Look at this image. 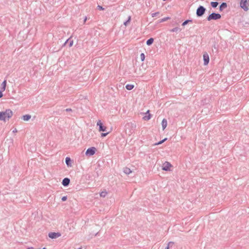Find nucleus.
I'll return each mask as SVG.
<instances>
[{"mask_svg":"<svg viewBox=\"0 0 249 249\" xmlns=\"http://www.w3.org/2000/svg\"><path fill=\"white\" fill-rule=\"evenodd\" d=\"M13 112L10 109H7L5 111L0 112V120L6 121L8 120L12 116Z\"/></svg>","mask_w":249,"mask_h":249,"instance_id":"nucleus-1","label":"nucleus"},{"mask_svg":"<svg viewBox=\"0 0 249 249\" xmlns=\"http://www.w3.org/2000/svg\"><path fill=\"white\" fill-rule=\"evenodd\" d=\"M171 167H172L171 164L168 161H165L163 164L162 169L166 171H170Z\"/></svg>","mask_w":249,"mask_h":249,"instance_id":"nucleus-7","label":"nucleus"},{"mask_svg":"<svg viewBox=\"0 0 249 249\" xmlns=\"http://www.w3.org/2000/svg\"><path fill=\"white\" fill-rule=\"evenodd\" d=\"M159 14H160V12H155V13H152L151 14V16H152V17L153 18V17H155L156 16H157Z\"/></svg>","mask_w":249,"mask_h":249,"instance_id":"nucleus-29","label":"nucleus"},{"mask_svg":"<svg viewBox=\"0 0 249 249\" xmlns=\"http://www.w3.org/2000/svg\"><path fill=\"white\" fill-rule=\"evenodd\" d=\"M179 31H180V30L178 27H175L170 30L171 32H177Z\"/></svg>","mask_w":249,"mask_h":249,"instance_id":"nucleus-25","label":"nucleus"},{"mask_svg":"<svg viewBox=\"0 0 249 249\" xmlns=\"http://www.w3.org/2000/svg\"><path fill=\"white\" fill-rule=\"evenodd\" d=\"M167 139V138H164L162 140L160 141H159V142H158L157 143H155L154 145H158L162 144L163 142H164L165 141H166Z\"/></svg>","mask_w":249,"mask_h":249,"instance_id":"nucleus-24","label":"nucleus"},{"mask_svg":"<svg viewBox=\"0 0 249 249\" xmlns=\"http://www.w3.org/2000/svg\"><path fill=\"white\" fill-rule=\"evenodd\" d=\"M221 18V16L220 14L213 12L207 17V19L208 21H210L211 20H217L220 19Z\"/></svg>","mask_w":249,"mask_h":249,"instance_id":"nucleus-2","label":"nucleus"},{"mask_svg":"<svg viewBox=\"0 0 249 249\" xmlns=\"http://www.w3.org/2000/svg\"><path fill=\"white\" fill-rule=\"evenodd\" d=\"M67 199V196H63L61 198V200H62V201H65Z\"/></svg>","mask_w":249,"mask_h":249,"instance_id":"nucleus-31","label":"nucleus"},{"mask_svg":"<svg viewBox=\"0 0 249 249\" xmlns=\"http://www.w3.org/2000/svg\"><path fill=\"white\" fill-rule=\"evenodd\" d=\"M134 86L132 84H127L125 86L126 89L129 90L132 89L134 88Z\"/></svg>","mask_w":249,"mask_h":249,"instance_id":"nucleus-19","label":"nucleus"},{"mask_svg":"<svg viewBox=\"0 0 249 249\" xmlns=\"http://www.w3.org/2000/svg\"><path fill=\"white\" fill-rule=\"evenodd\" d=\"M145 114H146V115L143 117V119L145 121H148V120H150L151 116V114L149 113V110L146 111V112L145 113Z\"/></svg>","mask_w":249,"mask_h":249,"instance_id":"nucleus-11","label":"nucleus"},{"mask_svg":"<svg viewBox=\"0 0 249 249\" xmlns=\"http://www.w3.org/2000/svg\"><path fill=\"white\" fill-rule=\"evenodd\" d=\"M108 134V132H107V133H102L101 134V137H104L106 136Z\"/></svg>","mask_w":249,"mask_h":249,"instance_id":"nucleus-32","label":"nucleus"},{"mask_svg":"<svg viewBox=\"0 0 249 249\" xmlns=\"http://www.w3.org/2000/svg\"><path fill=\"white\" fill-rule=\"evenodd\" d=\"M71 160L70 157H66L65 159V162L67 166H71Z\"/></svg>","mask_w":249,"mask_h":249,"instance_id":"nucleus-13","label":"nucleus"},{"mask_svg":"<svg viewBox=\"0 0 249 249\" xmlns=\"http://www.w3.org/2000/svg\"><path fill=\"white\" fill-rule=\"evenodd\" d=\"M140 57H141V59L142 61H144V59H145V55H144V54L143 53H142L140 55Z\"/></svg>","mask_w":249,"mask_h":249,"instance_id":"nucleus-28","label":"nucleus"},{"mask_svg":"<svg viewBox=\"0 0 249 249\" xmlns=\"http://www.w3.org/2000/svg\"><path fill=\"white\" fill-rule=\"evenodd\" d=\"M2 96H3L2 91L0 90V98L2 97Z\"/></svg>","mask_w":249,"mask_h":249,"instance_id":"nucleus-35","label":"nucleus"},{"mask_svg":"<svg viewBox=\"0 0 249 249\" xmlns=\"http://www.w3.org/2000/svg\"><path fill=\"white\" fill-rule=\"evenodd\" d=\"M206 11V8L201 5L198 7L196 11V15L197 17H202Z\"/></svg>","mask_w":249,"mask_h":249,"instance_id":"nucleus-3","label":"nucleus"},{"mask_svg":"<svg viewBox=\"0 0 249 249\" xmlns=\"http://www.w3.org/2000/svg\"><path fill=\"white\" fill-rule=\"evenodd\" d=\"M95 151L96 148L94 147L89 148L86 152V155L87 156H92L95 154Z\"/></svg>","mask_w":249,"mask_h":249,"instance_id":"nucleus-5","label":"nucleus"},{"mask_svg":"<svg viewBox=\"0 0 249 249\" xmlns=\"http://www.w3.org/2000/svg\"><path fill=\"white\" fill-rule=\"evenodd\" d=\"M72 45H73V41L71 40L70 42L69 46L71 47V46H72Z\"/></svg>","mask_w":249,"mask_h":249,"instance_id":"nucleus-34","label":"nucleus"},{"mask_svg":"<svg viewBox=\"0 0 249 249\" xmlns=\"http://www.w3.org/2000/svg\"><path fill=\"white\" fill-rule=\"evenodd\" d=\"M218 4V2L217 1H212L211 2V5L213 8H216Z\"/></svg>","mask_w":249,"mask_h":249,"instance_id":"nucleus-21","label":"nucleus"},{"mask_svg":"<svg viewBox=\"0 0 249 249\" xmlns=\"http://www.w3.org/2000/svg\"><path fill=\"white\" fill-rule=\"evenodd\" d=\"M27 249H34V248L31 247L28 248Z\"/></svg>","mask_w":249,"mask_h":249,"instance_id":"nucleus-37","label":"nucleus"},{"mask_svg":"<svg viewBox=\"0 0 249 249\" xmlns=\"http://www.w3.org/2000/svg\"><path fill=\"white\" fill-rule=\"evenodd\" d=\"M107 195V192L106 191H102L100 193V196L101 197H105Z\"/></svg>","mask_w":249,"mask_h":249,"instance_id":"nucleus-26","label":"nucleus"},{"mask_svg":"<svg viewBox=\"0 0 249 249\" xmlns=\"http://www.w3.org/2000/svg\"><path fill=\"white\" fill-rule=\"evenodd\" d=\"M66 111H67V112H71L72 110L71 108H67L66 109Z\"/></svg>","mask_w":249,"mask_h":249,"instance_id":"nucleus-33","label":"nucleus"},{"mask_svg":"<svg viewBox=\"0 0 249 249\" xmlns=\"http://www.w3.org/2000/svg\"><path fill=\"white\" fill-rule=\"evenodd\" d=\"M240 4L242 8L245 11H247L249 9V0H241Z\"/></svg>","mask_w":249,"mask_h":249,"instance_id":"nucleus-4","label":"nucleus"},{"mask_svg":"<svg viewBox=\"0 0 249 249\" xmlns=\"http://www.w3.org/2000/svg\"><path fill=\"white\" fill-rule=\"evenodd\" d=\"M174 243L173 242H169L167 245V246L166 247L165 249H170L172 248L174 246Z\"/></svg>","mask_w":249,"mask_h":249,"instance_id":"nucleus-20","label":"nucleus"},{"mask_svg":"<svg viewBox=\"0 0 249 249\" xmlns=\"http://www.w3.org/2000/svg\"><path fill=\"white\" fill-rule=\"evenodd\" d=\"M97 8L99 10H104V8L102 6H100V5H98Z\"/></svg>","mask_w":249,"mask_h":249,"instance_id":"nucleus-30","label":"nucleus"},{"mask_svg":"<svg viewBox=\"0 0 249 249\" xmlns=\"http://www.w3.org/2000/svg\"><path fill=\"white\" fill-rule=\"evenodd\" d=\"M161 125L163 130H164L167 125V121L166 119H163L161 122Z\"/></svg>","mask_w":249,"mask_h":249,"instance_id":"nucleus-14","label":"nucleus"},{"mask_svg":"<svg viewBox=\"0 0 249 249\" xmlns=\"http://www.w3.org/2000/svg\"><path fill=\"white\" fill-rule=\"evenodd\" d=\"M170 19V17H165L163 18H161L160 19L159 21V23H161V22H163L164 21H166V20H167L168 19Z\"/></svg>","mask_w":249,"mask_h":249,"instance_id":"nucleus-23","label":"nucleus"},{"mask_svg":"<svg viewBox=\"0 0 249 249\" xmlns=\"http://www.w3.org/2000/svg\"><path fill=\"white\" fill-rule=\"evenodd\" d=\"M6 80H4L1 85V91H4L5 89V88H6Z\"/></svg>","mask_w":249,"mask_h":249,"instance_id":"nucleus-15","label":"nucleus"},{"mask_svg":"<svg viewBox=\"0 0 249 249\" xmlns=\"http://www.w3.org/2000/svg\"><path fill=\"white\" fill-rule=\"evenodd\" d=\"M70 183V179L68 178H64L62 182V184L64 187L68 186L69 185Z\"/></svg>","mask_w":249,"mask_h":249,"instance_id":"nucleus-10","label":"nucleus"},{"mask_svg":"<svg viewBox=\"0 0 249 249\" xmlns=\"http://www.w3.org/2000/svg\"><path fill=\"white\" fill-rule=\"evenodd\" d=\"M78 249H82V248H79Z\"/></svg>","mask_w":249,"mask_h":249,"instance_id":"nucleus-40","label":"nucleus"},{"mask_svg":"<svg viewBox=\"0 0 249 249\" xmlns=\"http://www.w3.org/2000/svg\"><path fill=\"white\" fill-rule=\"evenodd\" d=\"M124 172L126 175H129L131 173V170L128 167H125L124 169Z\"/></svg>","mask_w":249,"mask_h":249,"instance_id":"nucleus-17","label":"nucleus"},{"mask_svg":"<svg viewBox=\"0 0 249 249\" xmlns=\"http://www.w3.org/2000/svg\"><path fill=\"white\" fill-rule=\"evenodd\" d=\"M130 20H131V16H129L128 17V19L124 22V24L125 26H127V25L128 24V23H129L130 21Z\"/></svg>","mask_w":249,"mask_h":249,"instance_id":"nucleus-27","label":"nucleus"},{"mask_svg":"<svg viewBox=\"0 0 249 249\" xmlns=\"http://www.w3.org/2000/svg\"><path fill=\"white\" fill-rule=\"evenodd\" d=\"M204 65H207L208 64L210 60L209 56L207 53H205L203 55Z\"/></svg>","mask_w":249,"mask_h":249,"instance_id":"nucleus-9","label":"nucleus"},{"mask_svg":"<svg viewBox=\"0 0 249 249\" xmlns=\"http://www.w3.org/2000/svg\"><path fill=\"white\" fill-rule=\"evenodd\" d=\"M97 125L99 126V131H105L106 130V126L103 125V123L100 120H99L97 123Z\"/></svg>","mask_w":249,"mask_h":249,"instance_id":"nucleus-8","label":"nucleus"},{"mask_svg":"<svg viewBox=\"0 0 249 249\" xmlns=\"http://www.w3.org/2000/svg\"><path fill=\"white\" fill-rule=\"evenodd\" d=\"M227 7V4L226 2H222L219 6V11H222L224 9Z\"/></svg>","mask_w":249,"mask_h":249,"instance_id":"nucleus-12","label":"nucleus"},{"mask_svg":"<svg viewBox=\"0 0 249 249\" xmlns=\"http://www.w3.org/2000/svg\"><path fill=\"white\" fill-rule=\"evenodd\" d=\"M68 41H69V39H67V40H66V41L65 43H66L67 42H68Z\"/></svg>","mask_w":249,"mask_h":249,"instance_id":"nucleus-39","label":"nucleus"},{"mask_svg":"<svg viewBox=\"0 0 249 249\" xmlns=\"http://www.w3.org/2000/svg\"><path fill=\"white\" fill-rule=\"evenodd\" d=\"M61 236V234L59 232H51L49 233L48 236L51 239H56Z\"/></svg>","mask_w":249,"mask_h":249,"instance_id":"nucleus-6","label":"nucleus"},{"mask_svg":"<svg viewBox=\"0 0 249 249\" xmlns=\"http://www.w3.org/2000/svg\"><path fill=\"white\" fill-rule=\"evenodd\" d=\"M154 42V39L153 38H150L146 41V45L150 46L153 44Z\"/></svg>","mask_w":249,"mask_h":249,"instance_id":"nucleus-18","label":"nucleus"},{"mask_svg":"<svg viewBox=\"0 0 249 249\" xmlns=\"http://www.w3.org/2000/svg\"><path fill=\"white\" fill-rule=\"evenodd\" d=\"M17 132V130L16 128H15L13 130V133H16Z\"/></svg>","mask_w":249,"mask_h":249,"instance_id":"nucleus-36","label":"nucleus"},{"mask_svg":"<svg viewBox=\"0 0 249 249\" xmlns=\"http://www.w3.org/2000/svg\"><path fill=\"white\" fill-rule=\"evenodd\" d=\"M31 118V116L30 115H29V114H26V115H24L22 116V119L24 120V121H27L28 120H29Z\"/></svg>","mask_w":249,"mask_h":249,"instance_id":"nucleus-16","label":"nucleus"},{"mask_svg":"<svg viewBox=\"0 0 249 249\" xmlns=\"http://www.w3.org/2000/svg\"><path fill=\"white\" fill-rule=\"evenodd\" d=\"M193 22V20L192 19H187V20H185L182 23V26H184L186 25H187L188 23H189V22Z\"/></svg>","mask_w":249,"mask_h":249,"instance_id":"nucleus-22","label":"nucleus"},{"mask_svg":"<svg viewBox=\"0 0 249 249\" xmlns=\"http://www.w3.org/2000/svg\"><path fill=\"white\" fill-rule=\"evenodd\" d=\"M87 18L86 17L85 18V19H84V22H86V21L87 20Z\"/></svg>","mask_w":249,"mask_h":249,"instance_id":"nucleus-38","label":"nucleus"}]
</instances>
